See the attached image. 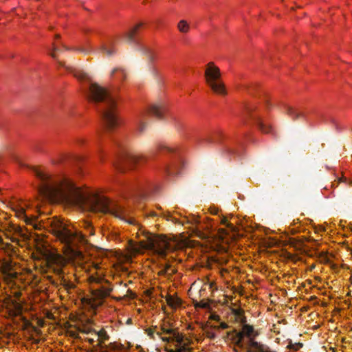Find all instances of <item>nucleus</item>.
Listing matches in <instances>:
<instances>
[{
  "instance_id": "20",
  "label": "nucleus",
  "mask_w": 352,
  "mask_h": 352,
  "mask_svg": "<svg viewBox=\"0 0 352 352\" xmlns=\"http://www.w3.org/2000/svg\"><path fill=\"white\" fill-rule=\"evenodd\" d=\"M166 301L168 305L173 309H176L182 305V300L176 296L167 295Z\"/></svg>"
},
{
  "instance_id": "14",
  "label": "nucleus",
  "mask_w": 352,
  "mask_h": 352,
  "mask_svg": "<svg viewBox=\"0 0 352 352\" xmlns=\"http://www.w3.org/2000/svg\"><path fill=\"white\" fill-rule=\"evenodd\" d=\"M243 324L241 331L238 332L234 338V342L239 347H243V340L246 336L248 338L247 345L251 346V342L255 341L254 339L258 336V333L254 331L252 326L245 323Z\"/></svg>"
},
{
  "instance_id": "51",
  "label": "nucleus",
  "mask_w": 352,
  "mask_h": 352,
  "mask_svg": "<svg viewBox=\"0 0 352 352\" xmlns=\"http://www.w3.org/2000/svg\"><path fill=\"white\" fill-rule=\"evenodd\" d=\"M101 352H110L107 349L101 351Z\"/></svg>"
},
{
  "instance_id": "42",
  "label": "nucleus",
  "mask_w": 352,
  "mask_h": 352,
  "mask_svg": "<svg viewBox=\"0 0 352 352\" xmlns=\"http://www.w3.org/2000/svg\"><path fill=\"white\" fill-rule=\"evenodd\" d=\"M102 149H101V148H100V145L98 144V157H99V158H100V160L101 161H102Z\"/></svg>"
},
{
  "instance_id": "22",
  "label": "nucleus",
  "mask_w": 352,
  "mask_h": 352,
  "mask_svg": "<svg viewBox=\"0 0 352 352\" xmlns=\"http://www.w3.org/2000/svg\"><path fill=\"white\" fill-rule=\"evenodd\" d=\"M251 346H252L254 349V352H276L272 351L269 346L258 342L256 341L251 342Z\"/></svg>"
},
{
  "instance_id": "52",
  "label": "nucleus",
  "mask_w": 352,
  "mask_h": 352,
  "mask_svg": "<svg viewBox=\"0 0 352 352\" xmlns=\"http://www.w3.org/2000/svg\"><path fill=\"white\" fill-rule=\"evenodd\" d=\"M59 36H59L58 34H56V38H59Z\"/></svg>"
},
{
  "instance_id": "48",
  "label": "nucleus",
  "mask_w": 352,
  "mask_h": 352,
  "mask_svg": "<svg viewBox=\"0 0 352 352\" xmlns=\"http://www.w3.org/2000/svg\"><path fill=\"white\" fill-rule=\"evenodd\" d=\"M248 349L247 350L246 352H254V349L252 346H248Z\"/></svg>"
},
{
  "instance_id": "16",
  "label": "nucleus",
  "mask_w": 352,
  "mask_h": 352,
  "mask_svg": "<svg viewBox=\"0 0 352 352\" xmlns=\"http://www.w3.org/2000/svg\"><path fill=\"white\" fill-rule=\"evenodd\" d=\"M145 157L142 155H136L131 151H126L122 157V162L124 164L130 166H135L144 162Z\"/></svg>"
},
{
  "instance_id": "15",
  "label": "nucleus",
  "mask_w": 352,
  "mask_h": 352,
  "mask_svg": "<svg viewBox=\"0 0 352 352\" xmlns=\"http://www.w3.org/2000/svg\"><path fill=\"white\" fill-rule=\"evenodd\" d=\"M128 190L131 196L137 195L140 197H144L150 192L148 185L142 181L134 182L128 186Z\"/></svg>"
},
{
  "instance_id": "43",
  "label": "nucleus",
  "mask_w": 352,
  "mask_h": 352,
  "mask_svg": "<svg viewBox=\"0 0 352 352\" xmlns=\"http://www.w3.org/2000/svg\"><path fill=\"white\" fill-rule=\"evenodd\" d=\"M210 319L212 320H217V321H219L220 320V318L218 315L217 314H212L210 316Z\"/></svg>"
},
{
  "instance_id": "41",
  "label": "nucleus",
  "mask_w": 352,
  "mask_h": 352,
  "mask_svg": "<svg viewBox=\"0 0 352 352\" xmlns=\"http://www.w3.org/2000/svg\"><path fill=\"white\" fill-rule=\"evenodd\" d=\"M219 328L221 329H226L228 328V325L226 322H222L220 323Z\"/></svg>"
},
{
  "instance_id": "25",
  "label": "nucleus",
  "mask_w": 352,
  "mask_h": 352,
  "mask_svg": "<svg viewBox=\"0 0 352 352\" xmlns=\"http://www.w3.org/2000/svg\"><path fill=\"white\" fill-rule=\"evenodd\" d=\"M286 110L287 114L293 119H297L304 116V113L302 111L294 109L290 106H286Z\"/></svg>"
},
{
  "instance_id": "1",
  "label": "nucleus",
  "mask_w": 352,
  "mask_h": 352,
  "mask_svg": "<svg viewBox=\"0 0 352 352\" xmlns=\"http://www.w3.org/2000/svg\"><path fill=\"white\" fill-rule=\"evenodd\" d=\"M30 172L36 179L35 185L38 195L47 200L76 206L87 202L94 212L111 214L129 224L135 223L130 216L129 209L98 193L87 199L82 190L66 176L52 175L40 166L31 167Z\"/></svg>"
},
{
  "instance_id": "23",
  "label": "nucleus",
  "mask_w": 352,
  "mask_h": 352,
  "mask_svg": "<svg viewBox=\"0 0 352 352\" xmlns=\"http://www.w3.org/2000/svg\"><path fill=\"white\" fill-rule=\"evenodd\" d=\"M60 284L68 293L72 292V291L76 287L75 284L72 281L68 280L64 276L60 277Z\"/></svg>"
},
{
  "instance_id": "47",
  "label": "nucleus",
  "mask_w": 352,
  "mask_h": 352,
  "mask_svg": "<svg viewBox=\"0 0 352 352\" xmlns=\"http://www.w3.org/2000/svg\"><path fill=\"white\" fill-rule=\"evenodd\" d=\"M40 342V340L38 339H36V338H33L32 339V343L35 344H38Z\"/></svg>"
},
{
  "instance_id": "18",
  "label": "nucleus",
  "mask_w": 352,
  "mask_h": 352,
  "mask_svg": "<svg viewBox=\"0 0 352 352\" xmlns=\"http://www.w3.org/2000/svg\"><path fill=\"white\" fill-rule=\"evenodd\" d=\"M12 263L9 261H4L0 266V272L6 280H10L16 277V274L12 272Z\"/></svg>"
},
{
  "instance_id": "35",
  "label": "nucleus",
  "mask_w": 352,
  "mask_h": 352,
  "mask_svg": "<svg viewBox=\"0 0 352 352\" xmlns=\"http://www.w3.org/2000/svg\"><path fill=\"white\" fill-rule=\"evenodd\" d=\"M82 339L84 340L85 342H87L91 345H92L94 348L98 347L96 346V344H95L96 342L98 343L97 338H95L94 336H86L82 338Z\"/></svg>"
},
{
  "instance_id": "12",
  "label": "nucleus",
  "mask_w": 352,
  "mask_h": 352,
  "mask_svg": "<svg viewBox=\"0 0 352 352\" xmlns=\"http://www.w3.org/2000/svg\"><path fill=\"white\" fill-rule=\"evenodd\" d=\"M26 207L27 204L22 201L12 204V210L14 212L16 217L24 220L27 224L33 225L35 229H41V226L36 223L37 216L28 214Z\"/></svg>"
},
{
  "instance_id": "36",
  "label": "nucleus",
  "mask_w": 352,
  "mask_h": 352,
  "mask_svg": "<svg viewBox=\"0 0 352 352\" xmlns=\"http://www.w3.org/2000/svg\"><path fill=\"white\" fill-rule=\"evenodd\" d=\"M79 328L75 329H68L67 331V334L74 338H79ZM80 338H82L80 337Z\"/></svg>"
},
{
  "instance_id": "13",
  "label": "nucleus",
  "mask_w": 352,
  "mask_h": 352,
  "mask_svg": "<svg viewBox=\"0 0 352 352\" xmlns=\"http://www.w3.org/2000/svg\"><path fill=\"white\" fill-rule=\"evenodd\" d=\"M208 142H216L221 144L223 149L230 154H236L237 151L236 146H238V143L232 139L226 138L224 134L219 131H215L212 136L208 138L206 140Z\"/></svg>"
},
{
  "instance_id": "24",
  "label": "nucleus",
  "mask_w": 352,
  "mask_h": 352,
  "mask_svg": "<svg viewBox=\"0 0 352 352\" xmlns=\"http://www.w3.org/2000/svg\"><path fill=\"white\" fill-rule=\"evenodd\" d=\"M144 24L142 23H139L137 24L133 29H131L130 31H129L127 33H126V38L131 42L135 41V36L138 32V31L143 27Z\"/></svg>"
},
{
  "instance_id": "27",
  "label": "nucleus",
  "mask_w": 352,
  "mask_h": 352,
  "mask_svg": "<svg viewBox=\"0 0 352 352\" xmlns=\"http://www.w3.org/2000/svg\"><path fill=\"white\" fill-rule=\"evenodd\" d=\"M67 69H68L70 72L73 73L74 76L78 79L81 80H88L89 82L90 81L89 76L83 72L74 69L73 67H67Z\"/></svg>"
},
{
  "instance_id": "45",
  "label": "nucleus",
  "mask_w": 352,
  "mask_h": 352,
  "mask_svg": "<svg viewBox=\"0 0 352 352\" xmlns=\"http://www.w3.org/2000/svg\"><path fill=\"white\" fill-rule=\"evenodd\" d=\"M77 50L82 52H85V53H87L88 52V50L85 49L84 47L78 48Z\"/></svg>"
},
{
  "instance_id": "5",
  "label": "nucleus",
  "mask_w": 352,
  "mask_h": 352,
  "mask_svg": "<svg viewBox=\"0 0 352 352\" xmlns=\"http://www.w3.org/2000/svg\"><path fill=\"white\" fill-rule=\"evenodd\" d=\"M159 330L162 332V340L168 344L165 348L166 352H188L189 338L173 327L169 320L164 319Z\"/></svg>"
},
{
  "instance_id": "4",
  "label": "nucleus",
  "mask_w": 352,
  "mask_h": 352,
  "mask_svg": "<svg viewBox=\"0 0 352 352\" xmlns=\"http://www.w3.org/2000/svg\"><path fill=\"white\" fill-rule=\"evenodd\" d=\"M90 294L83 298V301L95 309L101 306L113 290L112 283L105 278L103 274L98 272L89 276Z\"/></svg>"
},
{
  "instance_id": "17",
  "label": "nucleus",
  "mask_w": 352,
  "mask_h": 352,
  "mask_svg": "<svg viewBox=\"0 0 352 352\" xmlns=\"http://www.w3.org/2000/svg\"><path fill=\"white\" fill-rule=\"evenodd\" d=\"M92 336L97 338L98 343H96V346L101 349H104L106 342L110 338L107 331L104 329H101L98 331H96V333H92Z\"/></svg>"
},
{
  "instance_id": "44",
  "label": "nucleus",
  "mask_w": 352,
  "mask_h": 352,
  "mask_svg": "<svg viewBox=\"0 0 352 352\" xmlns=\"http://www.w3.org/2000/svg\"><path fill=\"white\" fill-rule=\"evenodd\" d=\"M57 50V46L56 44H54V51L51 53V56L53 58H56V53L55 52Z\"/></svg>"
},
{
  "instance_id": "34",
  "label": "nucleus",
  "mask_w": 352,
  "mask_h": 352,
  "mask_svg": "<svg viewBox=\"0 0 352 352\" xmlns=\"http://www.w3.org/2000/svg\"><path fill=\"white\" fill-rule=\"evenodd\" d=\"M79 331H80V333L85 334V336H89V335L92 336V333H96V330L93 329L90 327H87V326H83V327H79Z\"/></svg>"
},
{
  "instance_id": "10",
  "label": "nucleus",
  "mask_w": 352,
  "mask_h": 352,
  "mask_svg": "<svg viewBox=\"0 0 352 352\" xmlns=\"http://www.w3.org/2000/svg\"><path fill=\"white\" fill-rule=\"evenodd\" d=\"M166 111V107L163 104H151L138 118V130L140 133L144 131L145 125L144 121L148 116H154L157 118H162Z\"/></svg>"
},
{
  "instance_id": "38",
  "label": "nucleus",
  "mask_w": 352,
  "mask_h": 352,
  "mask_svg": "<svg viewBox=\"0 0 352 352\" xmlns=\"http://www.w3.org/2000/svg\"><path fill=\"white\" fill-rule=\"evenodd\" d=\"M104 349H109L111 351H116V350H119L120 349V346L119 344H118L117 343L111 342L109 345L106 344V346L104 347Z\"/></svg>"
},
{
  "instance_id": "19",
  "label": "nucleus",
  "mask_w": 352,
  "mask_h": 352,
  "mask_svg": "<svg viewBox=\"0 0 352 352\" xmlns=\"http://www.w3.org/2000/svg\"><path fill=\"white\" fill-rule=\"evenodd\" d=\"M80 160H82V157L80 156L69 153H60L56 158L53 159L52 162L54 164H61L67 161L78 162Z\"/></svg>"
},
{
  "instance_id": "29",
  "label": "nucleus",
  "mask_w": 352,
  "mask_h": 352,
  "mask_svg": "<svg viewBox=\"0 0 352 352\" xmlns=\"http://www.w3.org/2000/svg\"><path fill=\"white\" fill-rule=\"evenodd\" d=\"M146 333L151 339H155V336H157L162 340V332L157 326L146 329Z\"/></svg>"
},
{
  "instance_id": "8",
  "label": "nucleus",
  "mask_w": 352,
  "mask_h": 352,
  "mask_svg": "<svg viewBox=\"0 0 352 352\" xmlns=\"http://www.w3.org/2000/svg\"><path fill=\"white\" fill-rule=\"evenodd\" d=\"M204 78L207 85L216 94L226 96L227 91L221 78L219 68L214 63H208L205 69Z\"/></svg>"
},
{
  "instance_id": "40",
  "label": "nucleus",
  "mask_w": 352,
  "mask_h": 352,
  "mask_svg": "<svg viewBox=\"0 0 352 352\" xmlns=\"http://www.w3.org/2000/svg\"><path fill=\"white\" fill-rule=\"evenodd\" d=\"M196 307H200V308H207L208 307V305L207 302H199L197 303L195 305Z\"/></svg>"
},
{
  "instance_id": "50",
  "label": "nucleus",
  "mask_w": 352,
  "mask_h": 352,
  "mask_svg": "<svg viewBox=\"0 0 352 352\" xmlns=\"http://www.w3.org/2000/svg\"><path fill=\"white\" fill-rule=\"evenodd\" d=\"M211 212L212 214H217L218 213V210L217 209H213Z\"/></svg>"
},
{
  "instance_id": "33",
  "label": "nucleus",
  "mask_w": 352,
  "mask_h": 352,
  "mask_svg": "<svg viewBox=\"0 0 352 352\" xmlns=\"http://www.w3.org/2000/svg\"><path fill=\"white\" fill-rule=\"evenodd\" d=\"M102 50L107 56L112 55L115 52L114 47H113L111 42L107 44L103 45L102 46Z\"/></svg>"
},
{
  "instance_id": "37",
  "label": "nucleus",
  "mask_w": 352,
  "mask_h": 352,
  "mask_svg": "<svg viewBox=\"0 0 352 352\" xmlns=\"http://www.w3.org/2000/svg\"><path fill=\"white\" fill-rule=\"evenodd\" d=\"M146 54H147V56H148V59L150 60V61L152 63L154 62L157 58V55H156L155 52L151 49H147Z\"/></svg>"
},
{
  "instance_id": "54",
  "label": "nucleus",
  "mask_w": 352,
  "mask_h": 352,
  "mask_svg": "<svg viewBox=\"0 0 352 352\" xmlns=\"http://www.w3.org/2000/svg\"><path fill=\"white\" fill-rule=\"evenodd\" d=\"M350 279H351V283H352V275H351V276Z\"/></svg>"
},
{
  "instance_id": "7",
  "label": "nucleus",
  "mask_w": 352,
  "mask_h": 352,
  "mask_svg": "<svg viewBox=\"0 0 352 352\" xmlns=\"http://www.w3.org/2000/svg\"><path fill=\"white\" fill-rule=\"evenodd\" d=\"M139 248H134L135 252L141 250H151L159 258L165 259L167 252L172 249L170 241L164 235H156L149 232L146 233L145 239L139 241Z\"/></svg>"
},
{
  "instance_id": "3",
  "label": "nucleus",
  "mask_w": 352,
  "mask_h": 352,
  "mask_svg": "<svg viewBox=\"0 0 352 352\" xmlns=\"http://www.w3.org/2000/svg\"><path fill=\"white\" fill-rule=\"evenodd\" d=\"M43 224V227L47 228L68 249H72V246L77 245L78 243H84L87 235L94 234V228L87 221L82 222V227L85 229L83 233L71 230L64 222L56 217L47 219Z\"/></svg>"
},
{
  "instance_id": "2",
  "label": "nucleus",
  "mask_w": 352,
  "mask_h": 352,
  "mask_svg": "<svg viewBox=\"0 0 352 352\" xmlns=\"http://www.w3.org/2000/svg\"><path fill=\"white\" fill-rule=\"evenodd\" d=\"M87 98L93 102H102L104 107L101 111L104 130L113 131L120 124L116 113V98L104 87L96 83L89 82Z\"/></svg>"
},
{
  "instance_id": "49",
  "label": "nucleus",
  "mask_w": 352,
  "mask_h": 352,
  "mask_svg": "<svg viewBox=\"0 0 352 352\" xmlns=\"http://www.w3.org/2000/svg\"><path fill=\"white\" fill-rule=\"evenodd\" d=\"M339 182H346V177H342V178H340L339 179Z\"/></svg>"
},
{
  "instance_id": "11",
  "label": "nucleus",
  "mask_w": 352,
  "mask_h": 352,
  "mask_svg": "<svg viewBox=\"0 0 352 352\" xmlns=\"http://www.w3.org/2000/svg\"><path fill=\"white\" fill-rule=\"evenodd\" d=\"M66 263V259L58 253L50 252L46 255L45 264L47 270L58 276L62 275Z\"/></svg>"
},
{
  "instance_id": "46",
  "label": "nucleus",
  "mask_w": 352,
  "mask_h": 352,
  "mask_svg": "<svg viewBox=\"0 0 352 352\" xmlns=\"http://www.w3.org/2000/svg\"><path fill=\"white\" fill-rule=\"evenodd\" d=\"M199 221H199V219L198 218H197V217L195 218H195L193 219V221H192V223L197 224V223H199Z\"/></svg>"
},
{
  "instance_id": "32",
  "label": "nucleus",
  "mask_w": 352,
  "mask_h": 352,
  "mask_svg": "<svg viewBox=\"0 0 352 352\" xmlns=\"http://www.w3.org/2000/svg\"><path fill=\"white\" fill-rule=\"evenodd\" d=\"M302 344L300 342L293 343L292 340H289L287 348L293 352L299 351L302 347Z\"/></svg>"
},
{
  "instance_id": "39",
  "label": "nucleus",
  "mask_w": 352,
  "mask_h": 352,
  "mask_svg": "<svg viewBox=\"0 0 352 352\" xmlns=\"http://www.w3.org/2000/svg\"><path fill=\"white\" fill-rule=\"evenodd\" d=\"M314 230H315L316 233L320 234H322L323 232H325V228L322 226L315 227Z\"/></svg>"
},
{
  "instance_id": "9",
  "label": "nucleus",
  "mask_w": 352,
  "mask_h": 352,
  "mask_svg": "<svg viewBox=\"0 0 352 352\" xmlns=\"http://www.w3.org/2000/svg\"><path fill=\"white\" fill-rule=\"evenodd\" d=\"M243 118L256 124L264 133L273 132V129L268 122L265 111L253 104L245 107Z\"/></svg>"
},
{
  "instance_id": "26",
  "label": "nucleus",
  "mask_w": 352,
  "mask_h": 352,
  "mask_svg": "<svg viewBox=\"0 0 352 352\" xmlns=\"http://www.w3.org/2000/svg\"><path fill=\"white\" fill-rule=\"evenodd\" d=\"M221 224L226 226L227 227V228L229 230H225V229H221V232H222L223 234H225V235H228L229 234V232H234L235 230H236V228L235 227L230 223H229L226 219V217H222L221 218Z\"/></svg>"
},
{
  "instance_id": "31",
  "label": "nucleus",
  "mask_w": 352,
  "mask_h": 352,
  "mask_svg": "<svg viewBox=\"0 0 352 352\" xmlns=\"http://www.w3.org/2000/svg\"><path fill=\"white\" fill-rule=\"evenodd\" d=\"M162 265L163 268L161 270L160 272L162 274L170 275L175 273V270L172 267L170 263H169L168 262L162 263Z\"/></svg>"
},
{
  "instance_id": "6",
  "label": "nucleus",
  "mask_w": 352,
  "mask_h": 352,
  "mask_svg": "<svg viewBox=\"0 0 352 352\" xmlns=\"http://www.w3.org/2000/svg\"><path fill=\"white\" fill-rule=\"evenodd\" d=\"M157 153L168 154L173 157L169 163L165 164L161 168L160 173L164 177H173L181 172L184 166V162L180 155L179 148L177 146L166 143H159L152 154L156 155Z\"/></svg>"
},
{
  "instance_id": "53",
  "label": "nucleus",
  "mask_w": 352,
  "mask_h": 352,
  "mask_svg": "<svg viewBox=\"0 0 352 352\" xmlns=\"http://www.w3.org/2000/svg\"><path fill=\"white\" fill-rule=\"evenodd\" d=\"M96 269H98V265H96Z\"/></svg>"
},
{
  "instance_id": "28",
  "label": "nucleus",
  "mask_w": 352,
  "mask_h": 352,
  "mask_svg": "<svg viewBox=\"0 0 352 352\" xmlns=\"http://www.w3.org/2000/svg\"><path fill=\"white\" fill-rule=\"evenodd\" d=\"M111 76L116 80H124L126 74L122 68H116L113 70Z\"/></svg>"
},
{
  "instance_id": "30",
  "label": "nucleus",
  "mask_w": 352,
  "mask_h": 352,
  "mask_svg": "<svg viewBox=\"0 0 352 352\" xmlns=\"http://www.w3.org/2000/svg\"><path fill=\"white\" fill-rule=\"evenodd\" d=\"M177 29L181 33L186 34L190 31V26L186 20H181L177 24Z\"/></svg>"
},
{
  "instance_id": "21",
  "label": "nucleus",
  "mask_w": 352,
  "mask_h": 352,
  "mask_svg": "<svg viewBox=\"0 0 352 352\" xmlns=\"http://www.w3.org/2000/svg\"><path fill=\"white\" fill-rule=\"evenodd\" d=\"M232 314L235 316V320L241 324L246 322L244 311L241 308L232 309Z\"/></svg>"
}]
</instances>
